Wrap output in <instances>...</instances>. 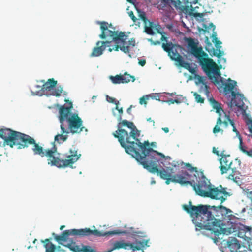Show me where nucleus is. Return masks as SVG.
I'll return each instance as SVG.
<instances>
[{
	"label": "nucleus",
	"instance_id": "c85d7f7f",
	"mask_svg": "<svg viewBox=\"0 0 252 252\" xmlns=\"http://www.w3.org/2000/svg\"><path fill=\"white\" fill-rule=\"evenodd\" d=\"M238 138H239V149L243 153H245V152L247 151V150H243L242 149V147L244 146L242 138L240 136H239Z\"/></svg>",
	"mask_w": 252,
	"mask_h": 252
},
{
	"label": "nucleus",
	"instance_id": "c03bdc74",
	"mask_svg": "<svg viewBox=\"0 0 252 252\" xmlns=\"http://www.w3.org/2000/svg\"><path fill=\"white\" fill-rule=\"evenodd\" d=\"M132 107H133L132 105H130V107L129 108H128L127 109V112L129 114H131V109Z\"/></svg>",
	"mask_w": 252,
	"mask_h": 252
},
{
	"label": "nucleus",
	"instance_id": "72a5a7b5",
	"mask_svg": "<svg viewBox=\"0 0 252 252\" xmlns=\"http://www.w3.org/2000/svg\"><path fill=\"white\" fill-rule=\"evenodd\" d=\"M138 63L140 65L144 66L146 64V60L144 59L140 60L138 62Z\"/></svg>",
	"mask_w": 252,
	"mask_h": 252
},
{
	"label": "nucleus",
	"instance_id": "49530a36",
	"mask_svg": "<svg viewBox=\"0 0 252 252\" xmlns=\"http://www.w3.org/2000/svg\"><path fill=\"white\" fill-rule=\"evenodd\" d=\"M233 131L234 132H236L237 134L239 133L238 130L236 128L235 126H233Z\"/></svg>",
	"mask_w": 252,
	"mask_h": 252
},
{
	"label": "nucleus",
	"instance_id": "7ed1b4c3",
	"mask_svg": "<svg viewBox=\"0 0 252 252\" xmlns=\"http://www.w3.org/2000/svg\"><path fill=\"white\" fill-rule=\"evenodd\" d=\"M183 209L192 218L196 229H205L211 231L215 235L214 239L217 240L220 234L229 235L231 233V228H224V220L228 218L231 211L222 205L218 207L207 205H192L191 201L189 205L184 204Z\"/></svg>",
	"mask_w": 252,
	"mask_h": 252
},
{
	"label": "nucleus",
	"instance_id": "4468645a",
	"mask_svg": "<svg viewBox=\"0 0 252 252\" xmlns=\"http://www.w3.org/2000/svg\"><path fill=\"white\" fill-rule=\"evenodd\" d=\"M229 123V122L227 119L225 120L223 122L220 117H219L217 120L216 125H215V127L213 129V132L214 134H216L218 132H220L221 134H222L223 132V130L220 127L219 125H220L221 124H223L224 125L225 127H227L228 126Z\"/></svg>",
	"mask_w": 252,
	"mask_h": 252
},
{
	"label": "nucleus",
	"instance_id": "5fc2aeb1",
	"mask_svg": "<svg viewBox=\"0 0 252 252\" xmlns=\"http://www.w3.org/2000/svg\"><path fill=\"white\" fill-rule=\"evenodd\" d=\"M31 246H29L27 247V249H30V248H31Z\"/></svg>",
	"mask_w": 252,
	"mask_h": 252
},
{
	"label": "nucleus",
	"instance_id": "a211bd4d",
	"mask_svg": "<svg viewBox=\"0 0 252 252\" xmlns=\"http://www.w3.org/2000/svg\"><path fill=\"white\" fill-rule=\"evenodd\" d=\"M209 101L214 109L216 110V113L220 114L221 111H223L221 107V104L217 102L213 97L210 98Z\"/></svg>",
	"mask_w": 252,
	"mask_h": 252
},
{
	"label": "nucleus",
	"instance_id": "ea45409f",
	"mask_svg": "<svg viewBox=\"0 0 252 252\" xmlns=\"http://www.w3.org/2000/svg\"><path fill=\"white\" fill-rule=\"evenodd\" d=\"M161 39V41H166L167 42H167V37H165V36H164V35H162V36H161V39Z\"/></svg>",
	"mask_w": 252,
	"mask_h": 252
},
{
	"label": "nucleus",
	"instance_id": "37998d69",
	"mask_svg": "<svg viewBox=\"0 0 252 252\" xmlns=\"http://www.w3.org/2000/svg\"><path fill=\"white\" fill-rule=\"evenodd\" d=\"M173 101H174V103H176L177 104H179L181 102V101L178 99H173Z\"/></svg>",
	"mask_w": 252,
	"mask_h": 252
},
{
	"label": "nucleus",
	"instance_id": "a878e982",
	"mask_svg": "<svg viewBox=\"0 0 252 252\" xmlns=\"http://www.w3.org/2000/svg\"><path fill=\"white\" fill-rule=\"evenodd\" d=\"M107 101L111 103L115 104L116 105H119V102L118 100H117L115 98L107 96L106 97Z\"/></svg>",
	"mask_w": 252,
	"mask_h": 252
},
{
	"label": "nucleus",
	"instance_id": "f3484780",
	"mask_svg": "<svg viewBox=\"0 0 252 252\" xmlns=\"http://www.w3.org/2000/svg\"><path fill=\"white\" fill-rule=\"evenodd\" d=\"M178 63L179 66L188 70L192 74H194L196 73L195 69L193 68L189 63L185 61L183 58Z\"/></svg>",
	"mask_w": 252,
	"mask_h": 252
},
{
	"label": "nucleus",
	"instance_id": "0eeeda50",
	"mask_svg": "<svg viewBox=\"0 0 252 252\" xmlns=\"http://www.w3.org/2000/svg\"><path fill=\"white\" fill-rule=\"evenodd\" d=\"M162 48L168 53V55L171 59L178 63L183 59L181 55L183 52L185 51V49L177 44H173L171 42L162 43Z\"/></svg>",
	"mask_w": 252,
	"mask_h": 252
},
{
	"label": "nucleus",
	"instance_id": "b1692460",
	"mask_svg": "<svg viewBox=\"0 0 252 252\" xmlns=\"http://www.w3.org/2000/svg\"><path fill=\"white\" fill-rule=\"evenodd\" d=\"M193 95L195 97V101L198 103H203L204 101V99L202 98L201 95L197 93L196 92H194L193 93Z\"/></svg>",
	"mask_w": 252,
	"mask_h": 252
},
{
	"label": "nucleus",
	"instance_id": "5701e85b",
	"mask_svg": "<svg viewBox=\"0 0 252 252\" xmlns=\"http://www.w3.org/2000/svg\"><path fill=\"white\" fill-rule=\"evenodd\" d=\"M153 23L152 22H149V26H145V32L146 33L149 35H153L154 32L153 30Z\"/></svg>",
	"mask_w": 252,
	"mask_h": 252
},
{
	"label": "nucleus",
	"instance_id": "2f4dec72",
	"mask_svg": "<svg viewBox=\"0 0 252 252\" xmlns=\"http://www.w3.org/2000/svg\"><path fill=\"white\" fill-rule=\"evenodd\" d=\"M215 46L216 47V50H220V48L221 47L220 45L221 44V42L219 40H217V41H215Z\"/></svg>",
	"mask_w": 252,
	"mask_h": 252
},
{
	"label": "nucleus",
	"instance_id": "09e8293b",
	"mask_svg": "<svg viewBox=\"0 0 252 252\" xmlns=\"http://www.w3.org/2000/svg\"><path fill=\"white\" fill-rule=\"evenodd\" d=\"M64 227H65V226H64V225H62V226H61V227H60V229H61V230H63Z\"/></svg>",
	"mask_w": 252,
	"mask_h": 252
},
{
	"label": "nucleus",
	"instance_id": "bb28decb",
	"mask_svg": "<svg viewBox=\"0 0 252 252\" xmlns=\"http://www.w3.org/2000/svg\"><path fill=\"white\" fill-rule=\"evenodd\" d=\"M186 166L188 168V170L191 172H195L198 174V170L196 167H192L191 165L189 163H187Z\"/></svg>",
	"mask_w": 252,
	"mask_h": 252
},
{
	"label": "nucleus",
	"instance_id": "c9c22d12",
	"mask_svg": "<svg viewBox=\"0 0 252 252\" xmlns=\"http://www.w3.org/2000/svg\"><path fill=\"white\" fill-rule=\"evenodd\" d=\"M245 154H246L247 156L252 158V149H250L249 150H247L245 153Z\"/></svg>",
	"mask_w": 252,
	"mask_h": 252
},
{
	"label": "nucleus",
	"instance_id": "79ce46f5",
	"mask_svg": "<svg viewBox=\"0 0 252 252\" xmlns=\"http://www.w3.org/2000/svg\"><path fill=\"white\" fill-rule=\"evenodd\" d=\"M147 121H149V122H152L153 123V126H155V121L154 120H152L151 117L147 118Z\"/></svg>",
	"mask_w": 252,
	"mask_h": 252
},
{
	"label": "nucleus",
	"instance_id": "f8f14e48",
	"mask_svg": "<svg viewBox=\"0 0 252 252\" xmlns=\"http://www.w3.org/2000/svg\"><path fill=\"white\" fill-rule=\"evenodd\" d=\"M238 237L244 238L246 240L252 239V227L242 225L239 228L237 233Z\"/></svg>",
	"mask_w": 252,
	"mask_h": 252
},
{
	"label": "nucleus",
	"instance_id": "dca6fc26",
	"mask_svg": "<svg viewBox=\"0 0 252 252\" xmlns=\"http://www.w3.org/2000/svg\"><path fill=\"white\" fill-rule=\"evenodd\" d=\"M57 81L54 78L49 79L43 85L42 90L51 91L57 85Z\"/></svg>",
	"mask_w": 252,
	"mask_h": 252
},
{
	"label": "nucleus",
	"instance_id": "f03ea898",
	"mask_svg": "<svg viewBox=\"0 0 252 252\" xmlns=\"http://www.w3.org/2000/svg\"><path fill=\"white\" fill-rule=\"evenodd\" d=\"M117 128L112 135L118 139L126 152L131 155L145 169L155 173L158 171L157 163L159 161L157 156L165 158V155L150 148L148 141L143 143L140 142L138 139L140 131L133 122L122 120L119 121Z\"/></svg>",
	"mask_w": 252,
	"mask_h": 252
},
{
	"label": "nucleus",
	"instance_id": "6e6d98bb",
	"mask_svg": "<svg viewBox=\"0 0 252 252\" xmlns=\"http://www.w3.org/2000/svg\"><path fill=\"white\" fill-rule=\"evenodd\" d=\"M157 43L158 44H159V43H160V42H159V41H157Z\"/></svg>",
	"mask_w": 252,
	"mask_h": 252
},
{
	"label": "nucleus",
	"instance_id": "cd10ccee",
	"mask_svg": "<svg viewBox=\"0 0 252 252\" xmlns=\"http://www.w3.org/2000/svg\"><path fill=\"white\" fill-rule=\"evenodd\" d=\"M245 192L247 197L251 201V206L252 210V191H249L248 189Z\"/></svg>",
	"mask_w": 252,
	"mask_h": 252
},
{
	"label": "nucleus",
	"instance_id": "aec40b11",
	"mask_svg": "<svg viewBox=\"0 0 252 252\" xmlns=\"http://www.w3.org/2000/svg\"><path fill=\"white\" fill-rule=\"evenodd\" d=\"M122 82L124 83H127L129 82L130 81L132 82H134L135 80V78L134 76L130 75L127 74V72H125L124 75H122Z\"/></svg>",
	"mask_w": 252,
	"mask_h": 252
},
{
	"label": "nucleus",
	"instance_id": "7c9ffc66",
	"mask_svg": "<svg viewBox=\"0 0 252 252\" xmlns=\"http://www.w3.org/2000/svg\"><path fill=\"white\" fill-rule=\"evenodd\" d=\"M150 96L153 99H155L157 100H160L159 95L158 94H150Z\"/></svg>",
	"mask_w": 252,
	"mask_h": 252
},
{
	"label": "nucleus",
	"instance_id": "473e14b6",
	"mask_svg": "<svg viewBox=\"0 0 252 252\" xmlns=\"http://www.w3.org/2000/svg\"><path fill=\"white\" fill-rule=\"evenodd\" d=\"M129 16L131 17V19L133 20V22H135L137 20L136 17L134 16L133 12L131 11L129 13Z\"/></svg>",
	"mask_w": 252,
	"mask_h": 252
},
{
	"label": "nucleus",
	"instance_id": "4be33fe9",
	"mask_svg": "<svg viewBox=\"0 0 252 252\" xmlns=\"http://www.w3.org/2000/svg\"><path fill=\"white\" fill-rule=\"evenodd\" d=\"M112 83L114 84H120L122 83V76L121 75H117L115 76H110V77Z\"/></svg>",
	"mask_w": 252,
	"mask_h": 252
},
{
	"label": "nucleus",
	"instance_id": "20e7f679",
	"mask_svg": "<svg viewBox=\"0 0 252 252\" xmlns=\"http://www.w3.org/2000/svg\"><path fill=\"white\" fill-rule=\"evenodd\" d=\"M173 169L164 168L155 171L162 179L165 180V183L169 185L171 182L179 183L181 185H190L191 186L196 193L201 196L207 197L211 199L220 200L221 203L225 201L229 193L226 191V189L222 188L221 185L215 187L212 186L210 181L203 175H202L201 180L198 184L194 183V181L192 180V176L185 170H182L179 173L172 175ZM201 174L203 173L201 172Z\"/></svg>",
	"mask_w": 252,
	"mask_h": 252
},
{
	"label": "nucleus",
	"instance_id": "412c9836",
	"mask_svg": "<svg viewBox=\"0 0 252 252\" xmlns=\"http://www.w3.org/2000/svg\"><path fill=\"white\" fill-rule=\"evenodd\" d=\"M51 91V95L56 97H59L61 96V94L63 91V87L61 86H57L56 87H55V88L54 89H53Z\"/></svg>",
	"mask_w": 252,
	"mask_h": 252
},
{
	"label": "nucleus",
	"instance_id": "39448f33",
	"mask_svg": "<svg viewBox=\"0 0 252 252\" xmlns=\"http://www.w3.org/2000/svg\"><path fill=\"white\" fill-rule=\"evenodd\" d=\"M97 24L100 25L101 33L99 35V37L102 39H104L107 36L112 38L111 41H98L96 43V46L93 49L91 57H99L102 55L104 51L107 47H109L108 51L112 52L113 50L118 51L120 49L125 54H128V56L131 57L129 54L130 48L131 47H134L135 46V39L131 38L128 42L126 41L127 36L124 32L119 31H112L108 29L109 27L111 26V24L105 21H97Z\"/></svg>",
	"mask_w": 252,
	"mask_h": 252
},
{
	"label": "nucleus",
	"instance_id": "6ab92c4d",
	"mask_svg": "<svg viewBox=\"0 0 252 252\" xmlns=\"http://www.w3.org/2000/svg\"><path fill=\"white\" fill-rule=\"evenodd\" d=\"M229 80L232 81V82L225 83L223 84L224 86V92L225 93V94L230 92L232 94V92H234L233 89L236 84V82L233 81L230 79H229Z\"/></svg>",
	"mask_w": 252,
	"mask_h": 252
},
{
	"label": "nucleus",
	"instance_id": "de8ad7c7",
	"mask_svg": "<svg viewBox=\"0 0 252 252\" xmlns=\"http://www.w3.org/2000/svg\"><path fill=\"white\" fill-rule=\"evenodd\" d=\"M249 249L252 252V244L251 245H249Z\"/></svg>",
	"mask_w": 252,
	"mask_h": 252
},
{
	"label": "nucleus",
	"instance_id": "f704fd0d",
	"mask_svg": "<svg viewBox=\"0 0 252 252\" xmlns=\"http://www.w3.org/2000/svg\"><path fill=\"white\" fill-rule=\"evenodd\" d=\"M227 119L228 121H229L230 124L231 125V126L233 127V126H235V123H234V121L230 118L229 116H227Z\"/></svg>",
	"mask_w": 252,
	"mask_h": 252
},
{
	"label": "nucleus",
	"instance_id": "864d4df0",
	"mask_svg": "<svg viewBox=\"0 0 252 252\" xmlns=\"http://www.w3.org/2000/svg\"><path fill=\"white\" fill-rule=\"evenodd\" d=\"M210 25H211L212 27H214L213 30H214V29H215V26L213 25V23H211Z\"/></svg>",
	"mask_w": 252,
	"mask_h": 252
},
{
	"label": "nucleus",
	"instance_id": "9d476101",
	"mask_svg": "<svg viewBox=\"0 0 252 252\" xmlns=\"http://www.w3.org/2000/svg\"><path fill=\"white\" fill-rule=\"evenodd\" d=\"M70 107H65L64 105L62 106L59 110V120L61 123L60 127L63 130L64 129L63 127V126H66V121L67 119L70 117L71 109L72 108V104L71 102H69Z\"/></svg>",
	"mask_w": 252,
	"mask_h": 252
},
{
	"label": "nucleus",
	"instance_id": "a18cd8bd",
	"mask_svg": "<svg viewBox=\"0 0 252 252\" xmlns=\"http://www.w3.org/2000/svg\"><path fill=\"white\" fill-rule=\"evenodd\" d=\"M162 130L165 133H168L169 132V128L168 127H163L162 128Z\"/></svg>",
	"mask_w": 252,
	"mask_h": 252
},
{
	"label": "nucleus",
	"instance_id": "a19ab883",
	"mask_svg": "<svg viewBox=\"0 0 252 252\" xmlns=\"http://www.w3.org/2000/svg\"><path fill=\"white\" fill-rule=\"evenodd\" d=\"M166 102L169 104H174V101L173 99H169L166 101Z\"/></svg>",
	"mask_w": 252,
	"mask_h": 252
},
{
	"label": "nucleus",
	"instance_id": "393cba45",
	"mask_svg": "<svg viewBox=\"0 0 252 252\" xmlns=\"http://www.w3.org/2000/svg\"><path fill=\"white\" fill-rule=\"evenodd\" d=\"M115 109L118 111L119 114L117 116V119L118 121H121L122 119V114L123 113V108H119L118 105H116Z\"/></svg>",
	"mask_w": 252,
	"mask_h": 252
},
{
	"label": "nucleus",
	"instance_id": "3c124183",
	"mask_svg": "<svg viewBox=\"0 0 252 252\" xmlns=\"http://www.w3.org/2000/svg\"><path fill=\"white\" fill-rule=\"evenodd\" d=\"M36 241H37V239H34V240L33 241V243L35 244Z\"/></svg>",
	"mask_w": 252,
	"mask_h": 252
},
{
	"label": "nucleus",
	"instance_id": "9b49d317",
	"mask_svg": "<svg viewBox=\"0 0 252 252\" xmlns=\"http://www.w3.org/2000/svg\"><path fill=\"white\" fill-rule=\"evenodd\" d=\"M232 96L233 98L230 102L231 107L232 108L233 106H236L242 110V113H245V109L244 108L245 104L243 101L244 99L243 94L232 92Z\"/></svg>",
	"mask_w": 252,
	"mask_h": 252
},
{
	"label": "nucleus",
	"instance_id": "6e6552de",
	"mask_svg": "<svg viewBox=\"0 0 252 252\" xmlns=\"http://www.w3.org/2000/svg\"><path fill=\"white\" fill-rule=\"evenodd\" d=\"M66 122V128L72 133H77L82 131L84 129L87 130L82 126V121L76 114H73L69 117Z\"/></svg>",
	"mask_w": 252,
	"mask_h": 252
},
{
	"label": "nucleus",
	"instance_id": "423d86ee",
	"mask_svg": "<svg viewBox=\"0 0 252 252\" xmlns=\"http://www.w3.org/2000/svg\"><path fill=\"white\" fill-rule=\"evenodd\" d=\"M187 41L191 53L198 59L200 65L209 79L213 80L216 83H219L218 77L220 76V73L216 63L213 59L208 58V54L203 51L201 46H197L198 43L193 39L189 38Z\"/></svg>",
	"mask_w": 252,
	"mask_h": 252
},
{
	"label": "nucleus",
	"instance_id": "e433bc0d",
	"mask_svg": "<svg viewBox=\"0 0 252 252\" xmlns=\"http://www.w3.org/2000/svg\"><path fill=\"white\" fill-rule=\"evenodd\" d=\"M212 41L213 42H215V41H217V40L218 39L217 37V35H216V33L215 32H214L212 34Z\"/></svg>",
	"mask_w": 252,
	"mask_h": 252
},
{
	"label": "nucleus",
	"instance_id": "f257e3e1",
	"mask_svg": "<svg viewBox=\"0 0 252 252\" xmlns=\"http://www.w3.org/2000/svg\"><path fill=\"white\" fill-rule=\"evenodd\" d=\"M63 127L64 129L63 130L61 129V133L55 136L52 147L45 150L36 143L35 139L30 136L10 129H1L0 137L4 140L5 144L11 148L16 145L18 149H23L32 145V150L34 155H39L41 157H47L48 164L59 168H64L72 166L79 159L81 154H78V151L75 148L70 149L68 153L63 155L57 152L55 142L60 144L64 142L67 140L68 134L69 133L66 126H63Z\"/></svg>",
	"mask_w": 252,
	"mask_h": 252
},
{
	"label": "nucleus",
	"instance_id": "8fccbe9b",
	"mask_svg": "<svg viewBox=\"0 0 252 252\" xmlns=\"http://www.w3.org/2000/svg\"><path fill=\"white\" fill-rule=\"evenodd\" d=\"M242 149H243V150H246V149H247V147L244 145V146H243V147H242Z\"/></svg>",
	"mask_w": 252,
	"mask_h": 252
},
{
	"label": "nucleus",
	"instance_id": "58836bf2",
	"mask_svg": "<svg viewBox=\"0 0 252 252\" xmlns=\"http://www.w3.org/2000/svg\"><path fill=\"white\" fill-rule=\"evenodd\" d=\"M213 152L216 154L218 156H219L220 155V154H219V152L218 151L216 150V148L215 147H213Z\"/></svg>",
	"mask_w": 252,
	"mask_h": 252
},
{
	"label": "nucleus",
	"instance_id": "603ef678",
	"mask_svg": "<svg viewBox=\"0 0 252 252\" xmlns=\"http://www.w3.org/2000/svg\"><path fill=\"white\" fill-rule=\"evenodd\" d=\"M158 33L161 34H162V33L161 32H160L159 30H158Z\"/></svg>",
	"mask_w": 252,
	"mask_h": 252
},
{
	"label": "nucleus",
	"instance_id": "c756f323",
	"mask_svg": "<svg viewBox=\"0 0 252 252\" xmlns=\"http://www.w3.org/2000/svg\"><path fill=\"white\" fill-rule=\"evenodd\" d=\"M149 99V96L148 95H146L145 96H142L140 98L139 103L140 104H146L147 101L146 100H148Z\"/></svg>",
	"mask_w": 252,
	"mask_h": 252
},
{
	"label": "nucleus",
	"instance_id": "2eb2a0df",
	"mask_svg": "<svg viewBox=\"0 0 252 252\" xmlns=\"http://www.w3.org/2000/svg\"><path fill=\"white\" fill-rule=\"evenodd\" d=\"M195 78L197 80L196 84L201 83L202 86H201V89H203L206 95H208L209 94V87L207 85V78L206 77H202L198 75H195Z\"/></svg>",
	"mask_w": 252,
	"mask_h": 252
},
{
	"label": "nucleus",
	"instance_id": "1a4fd4ad",
	"mask_svg": "<svg viewBox=\"0 0 252 252\" xmlns=\"http://www.w3.org/2000/svg\"><path fill=\"white\" fill-rule=\"evenodd\" d=\"M220 161V168L222 174L227 173L230 169L233 172L236 171V168L232 166V160L229 155L222 156Z\"/></svg>",
	"mask_w": 252,
	"mask_h": 252
},
{
	"label": "nucleus",
	"instance_id": "ddd939ff",
	"mask_svg": "<svg viewBox=\"0 0 252 252\" xmlns=\"http://www.w3.org/2000/svg\"><path fill=\"white\" fill-rule=\"evenodd\" d=\"M205 50L209 53V54L211 56H217L218 58L222 56L223 54V51L218 50H216L213 46H212V44L211 42H210L208 40V38L207 37L206 39V46H205Z\"/></svg>",
	"mask_w": 252,
	"mask_h": 252
},
{
	"label": "nucleus",
	"instance_id": "13d9d810",
	"mask_svg": "<svg viewBox=\"0 0 252 252\" xmlns=\"http://www.w3.org/2000/svg\"><path fill=\"white\" fill-rule=\"evenodd\" d=\"M231 176L232 177H233V176L232 175H231H231H229V176Z\"/></svg>",
	"mask_w": 252,
	"mask_h": 252
},
{
	"label": "nucleus",
	"instance_id": "4c0bfd02",
	"mask_svg": "<svg viewBox=\"0 0 252 252\" xmlns=\"http://www.w3.org/2000/svg\"><path fill=\"white\" fill-rule=\"evenodd\" d=\"M156 142H152L151 144L149 143V147L152 148L153 150H154L151 146L152 147H156Z\"/></svg>",
	"mask_w": 252,
	"mask_h": 252
},
{
	"label": "nucleus",
	"instance_id": "4d7b16f0",
	"mask_svg": "<svg viewBox=\"0 0 252 252\" xmlns=\"http://www.w3.org/2000/svg\"><path fill=\"white\" fill-rule=\"evenodd\" d=\"M200 15V14H199V13H197V14H196V15Z\"/></svg>",
	"mask_w": 252,
	"mask_h": 252
}]
</instances>
